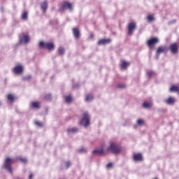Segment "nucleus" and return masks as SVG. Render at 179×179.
<instances>
[{
  "mask_svg": "<svg viewBox=\"0 0 179 179\" xmlns=\"http://www.w3.org/2000/svg\"><path fill=\"white\" fill-rule=\"evenodd\" d=\"M80 124L85 127L90 124V115H89V113L85 112L83 114V118L81 119Z\"/></svg>",
  "mask_w": 179,
  "mask_h": 179,
  "instance_id": "nucleus-2",
  "label": "nucleus"
},
{
  "mask_svg": "<svg viewBox=\"0 0 179 179\" xmlns=\"http://www.w3.org/2000/svg\"><path fill=\"white\" fill-rule=\"evenodd\" d=\"M157 43H159V38H152L147 41L148 45L150 48H152V47H153L155 44H157Z\"/></svg>",
  "mask_w": 179,
  "mask_h": 179,
  "instance_id": "nucleus-10",
  "label": "nucleus"
},
{
  "mask_svg": "<svg viewBox=\"0 0 179 179\" xmlns=\"http://www.w3.org/2000/svg\"><path fill=\"white\" fill-rule=\"evenodd\" d=\"M165 103L166 104H169V106H173L176 103V99L173 96H169V99L164 100Z\"/></svg>",
  "mask_w": 179,
  "mask_h": 179,
  "instance_id": "nucleus-12",
  "label": "nucleus"
},
{
  "mask_svg": "<svg viewBox=\"0 0 179 179\" xmlns=\"http://www.w3.org/2000/svg\"><path fill=\"white\" fill-rule=\"evenodd\" d=\"M127 30H128L127 34L129 36H132V34H134V31L136 30V22H131L129 23L127 27Z\"/></svg>",
  "mask_w": 179,
  "mask_h": 179,
  "instance_id": "nucleus-5",
  "label": "nucleus"
},
{
  "mask_svg": "<svg viewBox=\"0 0 179 179\" xmlns=\"http://www.w3.org/2000/svg\"><path fill=\"white\" fill-rule=\"evenodd\" d=\"M12 163H13V159L12 158H6L5 160V163H4V169H6V170L7 171H8V173H12V166H10V164H12Z\"/></svg>",
  "mask_w": 179,
  "mask_h": 179,
  "instance_id": "nucleus-4",
  "label": "nucleus"
},
{
  "mask_svg": "<svg viewBox=\"0 0 179 179\" xmlns=\"http://www.w3.org/2000/svg\"><path fill=\"white\" fill-rule=\"evenodd\" d=\"M73 87H74V88H76V87H79V85L77 84V86H76V87L73 86Z\"/></svg>",
  "mask_w": 179,
  "mask_h": 179,
  "instance_id": "nucleus-41",
  "label": "nucleus"
},
{
  "mask_svg": "<svg viewBox=\"0 0 179 179\" xmlns=\"http://www.w3.org/2000/svg\"><path fill=\"white\" fill-rule=\"evenodd\" d=\"M169 49L172 54L176 55L178 53V43H172L169 46Z\"/></svg>",
  "mask_w": 179,
  "mask_h": 179,
  "instance_id": "nucleus-9",
  "label": "nucleus"
},
{
  "mask_svg": "<svg viewBox=\"0 0 179 179\" xmlns=\"http://www.w3.org/2000/svg\"><path fill=\"white\" fill-rule=\"evenodd\" d=\"M147 74L148 78H152V76H155V75H156V73H155V71H151V70H148L147 71Z\"/></svg>",
  "mask_w": 179,
  "mask_h": 179,
  "instance_id": "nucleus-24",
  "label": "nucleus"
},
{
  "mask_svg": "<svg viewBox=\"0 0 179 179\" xmlns=\"http://www.w3.org/2000/svg\"><path fill=\"white\" fill-rule=\"evenodd\" d=\"M29 79H31V76L29 75L23 78L24 80H29Z\"/></svg>",
  "mask_w": 179,
  "mask_h": 179,
  "instance_id": "nucleus-34",
  "label": "nucleus"
},
{
  "mask_svg": "<svg viewBox=\"0 0 179 179\" xmlns=\"http://www.w3.org/2000/svg\"><path fill=\"white\" fill-rule=\"evenodd\" d=\"M21 17L24 22H26L29 19V13L27 10L23 11Z\"/></svg>",
  "mask_w": 179,
  "mask_h": 179,
  "instance_id": "nucleus-18",
  "label": "nucleus"
},
{
  "mask_svg": "<svg viewBox=\"0 0 179 179\" xmlns=\"http://www.w3.org/2000/svg\"><path fill=\"white\" fill-rule=\"evenodd\" d=\"M18 160L22 162V163H26L27 162V159L26 158H23L22 157H19Z\"/></svg>",
  "mask_w": 179,
  "mask_h": 179,
  "instance_id": "nucleus-30",
  "label": "nucleus"
},
{
  "mask_svg": "<svg viewBox=\"0 0 179 179\" xmlns=\"http://www.w3.org/2000/svg\"><path fill=\"white\" fill-rule=\"evenodd\" d=\"M8 100L9 101H13L14 100H15V96L13 95V94H8Z\"/></svg>",
  "mask_w": 179,
  "mask_h": 179,
  "instance_id": "nucleus-28",
  "label": "nucleus"
},
{
  "mask_svg": "<svg viewBox=\"0 0 179 179\" xmlns=\"http://www.w3.org/2000/svg\"><path fill=\"white\" fill-rule=\"evenodd\" d=\"M111 43V39H101L99 41L98 44L99 45H106V44H110Z\"/></svg>",
  "mask_w": 179,
  "mask_h": 179,
  "instance_id": "nucleus-14",
  "label": "nucleus"
},
{
  "mask_svg": "<svg viewBox=\"0 0 179 179\" xmlns=\"http://www.w3.org/2000/svg\"><path fill=\"white\" fill-rule=\"evenodd\" d=\"M39 47H41V48H46L49 51H52V50L55 48V45L53 43H45L44 41L39 43Z\"/></svg>",
  "mask_w": 179,
  "mask_h": 179,
  "instance_id": "nucleus-3",
  "label": "nucleus"
},
{
  "mask_svg": "<svg viewBox=\"0 0 179 179\" xmlns=\"http://www.w3.org/2000/svg\"><path fill=\"white\" fill-rule=\"evenodd\" d=\"M121 150H122V149L120 145L114 142H110L106 152H111V153H114V155H118Z\"/></svg>",
  "mask_w": 179,
  "mask_h": 179,
  "instance_id": "nucleus-1",
  "label": "nucleus"
},
{
  "mask_svg": "<svg viewBox=\"0 0 179 179\" xmlns=\"http://www.w3.org/2000/svg\"><path fill=\"white\" fill-rule=\"evenodd\" d=\"M58 52H59V54H61V55L65 54V48H64L62 47L59 48Z\"/></svg>",
  "mask_w": 179,
  "mask_h": 179,
  "instance_id": "nucleus-27",
  "label": "nucleus"
},
{
  "mask_svg": "<svg viewBox=\"0 0 179 179\" xmlns=\"http://www.w3.org/2000/svg\"><path fill=\"white\" fill-rule=\"evenodd\" d=\"M14 72L15 73H16L17 75L20 74L22 72H23V67L20 65V66H16L14 68Z\"/></svg>",
  "mask_w": 179,
  "mask_h": 179,
  "instance_id": "nucleus-15",
  "label": "nucleus"
},
{
  "mask_svg": "<svg viewBox=\"0 0 179 179\" xmlns=\"http://www.w3.org/2000/svg\"><path fill=\"white\" fill-rule=\"evenodd\" d=\"M65 165L66 166V169H69V167H71V162H66Z\"/></svg>",
  "mask_w": 179,
  "mask_h": 179,
  "instance_id": "nucleus-35",
  "label": "nucleus"
},
{
  "mask_svg": "<svg viewBox=\"0 0 179 179\" xmlns=\"http://www.w3.org/2000/svg\"><path fill=\"white\" fill-rule=\"evenodd\" d=\"M169 47H166V45L159 46L156 52V57L157 59H159V55L162 54V52L167 53L169 52Z\"/></svg>",
  "mask_w": 179,
  "mask_h": 179,
  "instance_id": "nucleus-7",
  "label": "nucleus"
},
{
  "mask_svg": "<svg viewBox=\"0 0 179 179\" xmlns=\"http://www.w3.org/2000/svg\"><path fill=\"white\" fill-rule=\"evenodd\" d=\"M45 100H51L52 96H51L50 94H47L45 96Z\"/></svg>",
  "mask_w": 179,
  "mask_h": 179,
  "instance_id": "nucleus-33",
  "label": "nucleus"
},
{
  "mask_svg": "<svg viewBox=\"0 0 179 179\" xmlns=\"http://www.w3.org/2000/svg\"><path fill=\"white\" fill-rule=\"evenodd\" d=\"M36 125H37L38 127H41L43 125V123L38 121H36L35 122Z\"/></svg>",
  "mask_w": 179,
  "mask_h": 179,
  "instance_id": "nucleus-36",
  "label": "nucleus"
},
{
  "mask_svg": "<svg viewBox=\"0 0 179 179\" xmlns=\"http://www.w3.org/2000/svg\"><path fill=\"white\" fill-rule=\"evenodd\" d=\"M65 101L66 103H68V104L72 103V96H71V95L66 96Z\"/></svg>",
  "mask_w": 179,
  "mask_h": 179,
  "instance_id": "nucleus-25",
  "label": "nucleus"
},
{
  "mask_svg": "<svg viewBox=\"0 0 179 179\" xmlns=\"http://www.w3.org/2000/svg\"><path fill=\"white\" fill-rule=\"evenodd\" d=\"M32 108H40V103L38 101H34L31 103Z\"/></svg>",
  "mask_w": 179,
  "mask_h": 179,
  "instance_id": "nucleus-20",
  "label": "nucleus"
},
{
  "mask_svg": "<svg viewBox=\"0 0 179 179\" xmlns=\"http://www.w3.org/2000/svg\"><path fill=\"white\" fill-rule=\"evenodd\" d=\"M92 37H93V34H91V35L90 36V38H92Z\"/></svg>",
  "mask_w": 179,
  "mask_h": 179,
  "instance_id": "nucleus-40",
  "label": "nucleus"
},
{
  "mask_svg": "<svg viewBox=\"0 0 179 179\" xmlns=\"http://www.w3.org/2000/svg\"><path fill=\"white\" fill-rule=\"evenodd\" d=\"M86 152H87V148H86L83 147L78 150L79 153H86Z\"/></svg>",
  "mask_w": 179,
  "mask_h": 179,
  "instance_id": "nucleus-29",
  "label": "nucleus"
},
{
  "mask_svg": "<svg viewBox=\"0 0 179 179\" xmlns=\"http://www.w3.org/2000/svg\"><path fill=\"white\" fill-rule=\"evenodd\" d=\"M92 100H93V95L92 94H87L85 97V101L87 103H89L90 101H92Z\"/></svg>",
  "mask_w": 179,
  "mask_h": 179,
  "instance_id": "nucleus-22",
  "label": "nucleus"
},
{
  "mask_svg": "<svg viewBox=\"0 0 179 179\" xmlns=\"http://www.w3.org/2000/svg\"><path fill=\"white\" fill-rule=\"evenodd\" d=\"M152 106V103H149V102H144L143 103V106L144 107V108H150Z\"/></svg>",
  "mask_w": 179,
  "mask_h": 179,
  "instance_id": "nucleus-23",
  "label": "nucleus"
},
{
  "mask_svg": "<svg viewBox=\"0 0 179 179\" xmlns=\"http://www.w3.org/2000/svg\"><path fill=\"white\" fill-rule=\"evenodd\" d=\"M147 19H148V22H153L155 17H153L152 15H148L147 17Z\"/></svg>",
  "mask_w": 179,
  "mask_h": 179,
  "instance_id": "nucleus-31",
  "label": "nucleus"
},
{
  "mask_svg": "<svg viewBox=\"0 0 179 179\" xmlns=\"http://www.w3.org/2000/svg\"><path fill=\"white\" fill-rule=\"evenodd\" d=\"M62 10H66L68 9L71 12V10H73V6H72V3H70L68 1L64 2L63 4L62 5Z\"/></svg>",
  "mask_w": 179,
  "mask_h": 179,
  "instance_id": "nucleus-8",
  "label": "nucleus"
},
{
  "mask_svg": "<svg viewBox=\"0 0 179 179\" xmlns=\"http://www.w3.org/2000/svg\"><path fill=\"white\" fill-rule=\"evenodd\" d=\"M126 86L127 85L125 84H119L117 87H119V89H125Z\"/></svg>",
  "mask_w": 179,
  "mask_h": 179,
  "instance_id": "nucleus-32",
  "label": "nucleus"
},
{
  "mask_svg": "<svg viewBox=\"0 0 179 179\" xmlns=\"http://www.w3.org/2000/svg\"><path fill=\"white\" fill-rule=\"evenodd\" d=\"M176 20H173L172 21H170L169 23V24H171V23H176Z\"/></svg>",
  "mask_w": 179,
  "mask_h": 179,
  "instance_id": "nucleus-38",
  "label": "nucleus"
},
{
  "mask_svg": "<svg viewBox=\"0 0 179 179\" xmlns=\"http://www.w3.org/2000/svg\"><path fill=\"white\" fill-rule=\"evenodd\" d=\"M73 33L76 38H79V37H80V32L79 31V29H78V28H73Z\"/></svg>",
  "mask_w": 179,
  "mask_h": 179,
  "instance_id": "nucleus-17",
  "label": "nucleus"
},
{
  "mask_svg": "<svg viewBox=\"0 0 179 179\" xmlns=\"http://www.w3.org/2000/svg\"><path fill=\"white\" fill-rule=\"evenodd\" d=\"M133 159L134 162H141L142 160V154H134Z\"/></svg>",
  "mask_w": 179,
  "mask_h": 179,
  "instance_id": "nucleus-16",
  "label": "nucleus"
},
{
  "mask_svg": "<svg viewBox=\"0 0 179 179\" xmlns=\"http://www.w3.org/2000/svg\"><path fill=\"white\" fill-rule=\"evenodd\" d=\"M107 169H111V167H113V163H108L106 165Z\"/></svg>",
  "mask_w": 179,
  "mask_h": 179,
  "instance_id": "nucleus-37",
  "label": "nucleus"
},
{
  "mask_svg": "<svg viewBox=\"0 0 179 179\" xmlns=\"http://www.w3.org/2000/svg\"><path fill=\"white\" fill-rule=\"evenodd\" d=\"M30 43V36L27 34H22L20 36L19 44H27Z\"/></svg>",
  "mask_w": 179,
  "mask_h": 179,
  "instance_id": "nucleus-6",
  "label": "nucleus"
},
{
  "mask_svg": "<svg viewBox=\"0 0 179 179\" xmlns=\"http://www.w3.org/2000/svg\"><path fill=\"white\" fill-rule=\"evenodd\" d=\"M77 131H78V128L76 127L69 128L67 129V132L69 134H76Z\"/></svg>",
  "mask_w": 179,
  "mask_h": 179,
  "instance_id": "nucleus-21",
  "label": "nucleus"
},
{
  "mask_svg": "<svg viewBox=\"0 0 179 179\" xmlns=\"http://www.w3.org/2000/svg\"><path fill=\"white\" fill-rule=\"evenodd\" d=\"M93 155H104L107 153V151H105L103 149H96L94 150L92 152Z\"/></svg>",
  "mask_w": 179,
  "mask_h": 179,
  "instance_id": "nucleus-13",
  "label": "nucleus"
},
{
  "mask_svg": "<svg viewBox=\"0 0 179 179\" xmlns=\"http://www.w3.org/2000/svg\"><path fill=\"white\" fill-rule=\"evenodd\" d=\"M29 179L33 178V174H30L29 176Z\"/></svg>",
  "mask_w": 179,
  "mask_h": 179,
  "instance_id": "nucleus-39",
  "label": "nucleus"
},
{
  "mask_svg": "<svg viewBox=\"0 0 179 179\" xmlns=\"http://www.w3.org/2000/svg\"><path fill=\"white\" fill-rule=\"evenodd\" d=\"M122 69H127L128 66H129V62L127 61H122V64H120Z\"/></svg>",
  "mask_w": 179,
  "mask_h": 179,
  "instance_id": "nucleus-19",
  "label": "nucleus"
},
{
  "mask_svg": "<svg viewBox=\"0 0 179 179\" xmlns=\"http://www.w3.org/2000/svg\"><path fill=\"white\" fill-rule=\"evenodd\" d=\"M1 101H0V106H1Z\"/></svg>",
  "mask_w": 179,
  "mask_h": 179,
  "instance_id": "nucleus-42",
  "label": "nucleus"
},
{
  "mask_svg": "<svg viewBox=\"0 0 179 179\" xmlns=\"http://www.w3.org/2000/svg\"><path fill=\"white\" fill-rule=\"evenodd\" d=\"M41 9L43 10V13H45V12H47V9H48V3L47 2V1L41 3Z\"/></svg>",
  "mask_w": 179,
  "mask_h": 179,
  "instance_id": "nucleus-11",
  "label": "nucleus"
},
{
  "mask_svg": "<svg viewBox=\"0 0 179 179\" xmlns=\"http://www.w3.org/2000/svg\"><path fill=\"white\" fill-rule=\"evenodd\" d=\"M137 125H139L140 127H143V125H145V120L142 119H138L137 120Z\"/></svg>",
  "mask_w": 179,
  "mask_h": 179,
  "instance_id": "nucleus-26",
  "label": "nucleus"
}]
</instances>
